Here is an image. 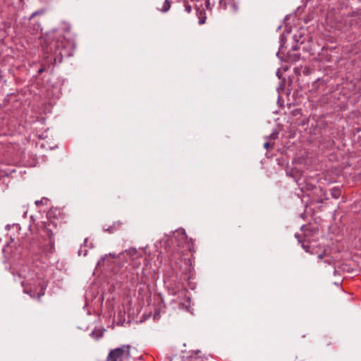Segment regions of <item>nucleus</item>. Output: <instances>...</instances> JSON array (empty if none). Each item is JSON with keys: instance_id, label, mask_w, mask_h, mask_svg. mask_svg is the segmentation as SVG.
<instances>
[{"instance_id": "nucleus-12", "label": "nucleus", "mask_w": 361, "mask_h": 361, "mask_svg": "<svg viewBox=\"0 0 361 361\" xmlns=\"http://www.w3.org/2000/svg\"><path fill=\"white\" fill-rule=\"evenodd\" d=\"M171 2L170 0H165L162 4V6L159 8V10L162 13L167 12L171 8Z\"/></svg>"}, {"instance_id": "nucleus-14", "label": "nucleus", "mask_w": 361, "mask_h": 361, "mask_svg": "<svg viewBox=\"0 0 361 361\" xmlns=\"http://www.w3.org/2000/svg\"><path fill=\"white\" fill-rule=\"evenodd\" d=\"M331 195L334 199H338L341 195V190L338 187H334L331 190Z\"/></svg>"}, {"instance_id": "nucleus-10", "label": "nucleus", "mask_w": 361, "mask_h": 361, "mask_svg": "<svg viewBox=\"0 0 361 361\" xmlns=\"http://www.w3.org/2000/svg\"><path fill=\"white\" fill-rule=\"evenodd\" d=\"M196 14L199 19V24H204L207 19L205 11L204 10H200L199 8H197Z\"/></svg>"}, {"instance_id": "nucleus-27", "label": "nucleus", "mask_w": 361, "mask_h": 361, "mask_svg": "<svg viewBox=\"0 0 361 361\" xmlns=\"http://www.w3.org/2000/svg\"><path fill=\"white\" fill-rule=\"evenodd\" d=\"M94 334H95V333H94V331H92V336H94Z\"/></svg>"}, {"instance_id": "nucleus-8", "label": "nucleus", "mask_w": 361, "mask_h": 361, "mask_svg": "<svg viewBox=\"0 0 361 361\" xmlns=\"http://www.w3.org/2000/svg\"><path fill=\"white\" fill-rule=\"evenodd\" d=\"M123 224L124 223L121 221H114L111 226H109L106 228H104V231L109 233H114V232L121 229Z\"/></svg>"}, {"instance_id": "nucleus-1", "label": "nucleus", "mask_w": 361, "mask_h": 361, "mask_svg": "<svg viewBox=\"0 0 361 361\" xmlns=\"http://www.w3.org/2000/svg\"><path fill=\"white\" fill-rule=\"evenodd\" d=\"M42 47L44 53L49 54L55 62H61L63 57L73 55L75 44L73 35L70 28H67L49 33L44 39Z\"/></svg>"}, {"instance_id": "nucleus-25", "label": "nucleus", "mask_w": 361, "mask_h": 361, "mask_svg": "<svg viewBox=\"0 0 361 361\" xmlns=\"http://www.w3.org/2000/svg\"><path fill=\"white\" fill-rule=\"evenodd\" d=\"M42 203V200H37V201H36V202H35V204H36L37 205H39V204H41Z\"/></svg>"}, {"instance_id": "nucleus-15", "label": "nucleus", "mask_w": 361, "mask_h": 361, "mask_svg": "<svg viewBox=\"0 0 361 361\" xmlns=\"http://www.w3.org/2000/svg\"><path fill=\"white\" fill-rule=\"evenodd\" d=\"M44 13V10L40 9L39 11H37L32 13L29 19H30V20H32L36 16L42 15Z\"/></svg>"}, {"instance_id": "nucleus-3", "label": "nucleus", "mask_w": 361, "mask_h": 361, "mask_svg": "<svg viewBox=\"0 0 361 361\" xmlns=\"http://www.w3.org/2000/svg\"><path fill=\"white\" fill-rule=\"evenodd\" d=\"M43 226L40 230L41 236L44 239V246L49 252H52L54 249L55 238L58 233L59 228L57 223L54 221L48 220L43 222Z\"/></svg>"}, {"instance_id": "nucleus-6", "label": "nucleus", "mask_w": 361, "mask_h": 361, "mask_svg": "<svg viewBox=\"0 0 361 361\" xmlns=\"http://www.w3.org/2000/svg\"><path fill=\"white\" fill-rule=\"evenodd\" d=\"M168 290L170 294L173 295L178 294V298H180V300L178 302L179 309L190 312L191 300L190 297L187 295L188 291L186 289L178 290L176 288L168 286Z\"/></svg>"}, {"instance_id": "nucleus-18", "label": "nucleus", "mask_w": 361, "mask_h": 361, "mask_svg": "<svg viewBox=\"0 0 361 361\" xmlns=\"http://www.w3.org/2000/svg\"><path fill=\"white\" fill-rule=\"evenodd\" d=\"M44 294V288L41 286L40 293H37V297H38V298L39 299V298H40V297H41L42 295H43Z\"/></svg>"}, {"instance_id": "nucleus-4", "label": "nucleus", "mask_w": 361, "mask_h": 361, "mask_svg": "<svg viewBox=\"0 0 361 361\" xmlns=\"http://www.w3.org/2000/svg\"><path fill=\"white\" fill-rule=\"evenodd\" d=\"M174 238L177 243H178L179 241H183L184 243V244L183 245V250L178 248L176 251L172 253L171 255L169 257V261L171 267L174 269H176L180 267L179 262H178V259L179 258H181L185 255V252H194V250L192 247L193 243H190L189 242L187 241V237L184 231L177 232V234Z\"/></svg>"}, {"instance_id": "nucleus-16", "label": "nucleus", "mask_w": 361, "mask_h": 361, "mask_svg": "<svg viewBox=\"0 0 361 361\" xmlns=\"http://www.w3.org/2000/svg\"><path fill=\"white\" fill-rule=\"evenodd\" d=\"M323 342L324 344L327 345H330L332 344V342L330 340V338H327L326 336H325L323 339Z\"/></svg>"}, {"instance_id": "nucleus-2", "label": "nucleus", "mask_w": 361, "mask_h": 361, "mask_svg": "<svg viewBox=\"0 0 361 361\" xmlns=\"http://www.w3.org/2000/svg\"><path fill=\"white\" fill-rule=\"evenodd\" d=\"M121 256L123 259H129L130 260V262L128 265L129 270L133 269L135 271V273L133 272L132 276H130V280L132 283L137 284L140 283H143L144 280L142 277L140 278L138 273V269H140L141 266L142 257L138 255L137 251L133 248L126 250L122 252Z\"/></svg>"}, {"instance_id": "nucleus-13", "label": "nucleus", "mask_w": 361, "mask_h": 361, "mask_svg": "<svg viewBox=\"0 0 361 361\" xmlns=\"http://www.w3.org/2000/svg\"><path fill=\"white\" fill-rule=\"evenodd\" d=\"M21 284H22L23 287L24 288L25 293H26L27 294H29L32 298L35 297V292L32 290L31 287H28L26 285L25 281H22Z\"/></svg>"}, {"instance_id": "nucleus-11", "label": "nucleus", "mask_w": 361, "mask_h": 361, "mask_svg": "<svg viewBox=\"0 0 361 361\" xmlns=\"http://www.w3.org/2000/svg\"><path fill=\"white\" fill-rule=\"evenodd\" d=\"M204 1V6L209 11H212V9L216 6H218V0H203Z\"/></svg>"}, {"instance_id": "nucleus-9", "label": "nucleus", "mask_w": 361, "mask_h": 361, "mask_svg": "<svg viewBox=\"0 0 361 361\" xmlns=\"http://www.w3.org/2000/svg\"><path fill=\"white\" fill-rule=\"evenodd\" d=\"M192 0H178V4L181 5L184 11L187 13H190L192 11Z\"/></svg>"}, {"instance_id": "nucleus-23", "label": "nucleus", "mask_w": 361, "mask_h": 361, "mask_svg": "<svg viewBox=\"0 0 361 361\" xmlns=\"http://www.w3.org/2000/svg\"><path fill=\"white\" fill-rule=\"evenodd\" d=\"M264 148L268 149L269 147V143L265 142L264 145Z\"/></svg>"}, {"instance_id": "nucleus-21", "label": "nucleus", "mask_w": 361, "mask_h": 361, "mask_svg": "<svg viewBox=\"0 0 361 361\" xmlns=\"http://www.w3.org/2000/svg\"><path fill=\"white\" fill-rule=\"evenodd\" d=\"M295 237L298 240V242L300 243H302L303 241L302 240L301 238H300V235L298 234V233H296L295 235Z\"/></svg>"}, {"instance_id": "nucleus-17", "label": "nucleus", "mask_w": 361, "mask_h": 361, "mask_svg": "<svg viewBox=\"0 0 361 361\" xmlns=\"http://www.w3.org/2000/svg\"><path fill=\"white\" fill-rule=\"evenodd\" d=\"M302 247L306 252H310V245L305 244L304 241L302 243Z\"/></svg>"}, {"instance_id": "nucleus-22", "label": "nucleus", "mask_w": 361, "mask_h": 361, "mask_svg": "<svg viewBox=\"0 0 361 361\" xmlns=\"http://www.w3.org/2000/svg\"><path fill=\"white\" fill-rule=\"evenodd\" d=\"M45 71V68L44 67H42L40 68L39 70H38V74H42L44 71Z\"/></svg>"}, {"instance_id": "nucleus-5", "label": "nucleus", "mask_w": 361, "mask_h": 361, "mask_svg": "<svg viewBox=\"0 0 361 361\" xmlns=\"http://www.w3.org/2000/svg\"><path fill=\"white\" fill-rule=\"evenodd\" d=\"M130 350L129 345H123L120 348L111 350L106 357V361H126L130 357Z\"/></svg>"}, {"instance_id": "nucleus-19", "label": "nucleus", "mask_w": 361, "mask_h": 361, "mask_svg": "<svg viewBox=\"0 0 361 361\" xmlns=\"http://www.w3.org/2000/svg\"><path fill=\"white\" fill-rule=\"evenodd\" d=\"M37 32L38 30H41L42 31V27L40 26V25L39 23H37V25H35V28H34Z\"/></svg>"}, {"instance_id": "nucleus-7", "label": "nucleus", "mask_w": 361, "mask_h": 361, "mask_svg": "<svg viewBox=\"0 0 361 361\" xmlns=\"http://www.w3.org/2000/svg\"><path fill=\"white\" fill-rule=\"evenodd\" d=\"M219 10H228L231 13H235L238 7L235 0H218Z\"/></svg>"}, {"instance_id": "nucleus-24", "label": "nucleus", "mask_w": 361, "mask_h": 361, "mask_svg": "<svg viewBox=\"0 0 361 361\" xmlns=\"http://www.w3.org/2000/svg\"><path fill=\"white\" fill-rule=\"evenodd\" d=\"M324 257V254H319L318 255V258L320 259H322Z\"/></svg>"}, {"instance_id": "nucleus-26", "label": "nucleus", "mask_w": 361, "mask_h": 361, "mask_svg": "<svg viewBox=\"0 0 361 361\" xmlns=\"http://www.w3.org/2000/svg\"><path fill=\"white\" fill-rule=\"evenodd\" d=\"M297 360H298V357L295 356V359L293 361H297Z\"/></svg>"}, {"instance_id": "nucleus-20", "label": "nucleus", "mask_w": 361, "mask_h": 361, "mask_svg": "<svg viewBox=\"0 0 361 361\" xmlns=\"http://www.w3.org/2000/svg\"><path fill=\"white\" fill-rule=\"evenodd\" d=\"M190 361H204V360L202 357H195L194 358H192Z\"/></svg>"}]
</instances>
